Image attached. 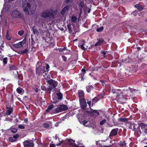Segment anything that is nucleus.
Here are the masks:
<instances>
[{
	"mask_svg": "<svg viewBox=\"0 0 147 147\" xmlns=\"http://www.w3.org/2000/svg\"><path fill=\"white\" fill-rule=\"evenodd\" d=\"M101 53H102L103 54V56L104 57H105V54H106L105 52V51H102Z\"/></svg>",
	"mask_w": 147,
	"mask_h": 147,
	"instance_id": "obj_44",
	"label": "nucleus"
},
{
	"mask_svg": "<svg viewBox=\"0 0 147 147\" xmlns=\"http://www.w3.org/2000/svg\"><path fill=\"white\" fill-rule=\"evenodd\" d=\"M3 62L4 64H6L7 62V58H4L3 60Z\"/></svg>",
	"mask_w": 147,
	"mask_h": 147,
	"instance_id": "obj_37",
	"label": "nucleus"
},
{
	"mask_svg": "<svg viewBox=\"0 0 147 147\" xmlns=\"http://www.w3.org/2000/svg\"><path fill=\"white\" fill-rule=\"evenodd\" d=\"M35 91L36 92H37L39 91V90L37 88H36L34 89Z\"/></svg>",
	"mask_w": 147,
	"mask_h": 147,
	"instance_id": "obj_48",
	"label": "nucleus"
},
{
	"mask_svg": "<svg viewBox=\"0 0 147 147\" xmlns=\"http://www.w3.org/2000/svg\"><path fill=\"white\" fill-rule=\"evenodd\" d=\"M63 142V141H60L59 143H58V144H59V145H61V144H62V143Z\"/></svg>",
	"mask_w": 147,
	"mask_h": 147,
	"instance_id": "obj_60",
	"label": "nucleus"
},
{
	"mask_svg": "<svg viewBox=\"0 0 147 147\" xmlns=\"http://www.w3.org/2000/svg\"><path fill=\"white\" fill-rule=\"evenodd\" d=\"M78 94L80 100L84 99V94L82 90H79L78 91Z\"/></svg>",
	"mask_w": 147,
	"mask_h": 147,
	"instance_id": "obj_17",
	"label": "nucleus"
},
{
	"mask_svg": "<svg viewBox=\"0 0 147 147\" xmlns=\"http://www.w3.org/2000/svg\"><path fill=\"white\" fill-rule=\"evenodd\" d=\"M80 104L83 108H85L86 107L87 105L84 99L80 100Z\"/></svg>",
	"mask_w": 147,
	"mask_h": 147,
	"instance_id": "obj_15",
	"label": "nucleus"
},
{
	"mask_svg": "<svg viewBox=\"0 0 147 147\" xmlns=\"http://www.w3.org/2000/svg\"><path fill=\"white\" fill-rule=\"evenodd\" d=\"M96 67H93L92 68V71H96Z\"/></svg>",
	"mask_w": 147,
	"mask_h": 147,
	"instance_id": "obj_53",
	"label": "nucleus"
},
{
	"mask_svg": "<svg viewBox=\"0 0 147 147\" xmlns=\"http://www.w3.org/2000/svg\"><path fill=\"white\" fill-rule=\"evenodd\" d=\"M82 71L83 72V73H84L86 71V70L85 69H82ZM83 74L84 75V73H83Z\"/></svg>",
	"mask_w": 147,
	"mask_h": 147,
	"instance_id": "obj_52",
	"label": "nucleus"
},
{
	"mask_svg": "<svg viewBox=\"0 0 147 147\" xmlns=\"http://www.w3.org/2000/svg\"><path fill=\"white\" fill-rule=\"evenodd\" d=\"M87 123V121L86 120H84L83 121V124L85 125V124H86Z\"/></svg>",
	"mask_w": 147,
	"mask_h": 147,
	"instance_id": "obj_50",
	"label": "nucleus"
},
{
	"mask_svg": "<svg viewBox=\"0 0 147 147\" xmlns=\"http://www.w3.org/2000/svg\"><path fill=\"white\" fill-rule=\"evenodd\" d=\"M100 44L98 41L97 42L95 45V46L96 47L98 46Z\"/></svg>",
	"mask_w": 147,
	"mask_h": 147,
	"instance_id": "obj_46",
	"label": "nucleus"
},
{
	"mask_svg": "<svg viewBox=\"0 0 147 147\" xmlns=\"http://www.w3.org/2000/svg\"><path fill=\"white\" fill-rule=\"evenodd\" d=\"M24 147H33L34 144L32 141L26 140L23 142Z\"/></svg>",
	"mask_w": 147,
	"mask_h": 147,
	"instance_id": "obj_10",
	"label": "nucleus"
},
{
	"mask_svg": "<svg viewBox=\"0 0 147 147\" xmlns=\"http://www.w3.org/2000/svg\"><path fill=\"white\" fill-rule=\"evenodd\" d=\"M50 147H55V145L54 144H51Z\"/></svg>",
	"mask_w": 147,
	"mask_h": 147,
	"instance_id": "obj_47",
	"label": "nucleus"
},
{
	"mask_svg": "<svg viewBox=\"0 0 147 147\" xmlns=\"http://www.w3.org/2000/svg\"><path fill=\"white\" fill-rule=\"evenodd\" d=\"M18 136L19 135L18 134L14 135L13 137H11L9 138V140L11 142H13L16 141Z\"/></svg>",
	"mask_w": 147,
	"mask_h": 147,
	"instance_id": "obj_16",
	"label": "nucleus"
},
{
	"mask_svg": "<svg viewBox=\"0 0 147 147\" xmlns=\"http://www.w3.org/2000/svg\"><path fill=\"white\" fill-rule=\"evenodd\" d=\"M90 10H89L88 11V13H90Z\"/></svg>",
	"mask_w": 147,
	"mask_h": 147,
	"instance_id": "obj_64",
	"label": "nucleus"
},
{
	"mask_svg": "<svg viewBox=\"0 0 147 147\" xmlns=\"http://www.w3.org/2000/svg\"><path fill=\"white\" fill-rule=\"evenodd\" d=\"M103 27H101L100 28H97L96 29V31L98 32H100L102 31L103 30Z\"/></svg>",
	"mask_w": 147,
	"mask_h": 147,
	"instance_id": "obj_31",
	"label": "nucleus"
},
{
	"mask_svg": "<svg viewBox=\"0 0 147 147\" xmlns=\"http://www.w3.org/2000/svg\"><path fill=\"white\" fill-rule=\"evenodd\" d=\"M24 31L23 30H21L18 32V34L20 36H22L24 33Z\"/></svg>",
	"mask_w": 147,
	"mask_h": 147,
	"instance_id": "obj_35",
	"label": "nucleus"
},
{
	"mask_svg": "<svg viewBox=\"0 0 147 147\" xmlns=\"http://www.w3.org/2000/svg\"><path fill=\"white\" fill-rule=\"evenodd\" d=\"M25 43V41L23 40L16 44H13V46L15 47L20 48L22 47Z\"/></svg>",
	"mask_w": 147,
	"mask_h": 147,
	"instance_id": "obj_13",
	"label": "nucleus"
},
{
	"mask_svg": "<svg viewBox=\"0 0 147 147\" xmlns=\"http://www.w3.org/2000/svg\"><path fill=\"white\" fill-rule=\"evenodd\" d=\"M87 103L88 104L90 105L91 104V101H88V102H87Z\"/></svg>",
	"mask_w": 147,
	"mask_h": 147,
	"instance_id": "obj_58",
	"label": "nucleus"
},
{
	"mask_svg": "<svg viewBox=\"0 0 147 147\" xmlns=\"http://www.w3.org/2000/svg\"><path fill=\"white\" fill-rule=\"evenodd\" d=\"M63 142V141H60L59 143H58V144H59V145H61V144H62V143Z\"/></svg>",
	"mask_w": 147,
	"mask_h": 147,
	"instance_id": "obj_59",
	"label": "nucleus"
},
{
	"mask_svg": "<svg viewBox=\"0 0 147 147\" xmlns=\"http://www.w3.org/2000/svg\"><path fill=\"white\" fill-rule=\"evenodd\" d=\"M16 91L18 93L20 94H22L24 93V90L21 88L19 87L16 89Z\"/></svg>",
	"mask_w": 147,
	"mask_h": 147,
	"instance_id": "obj_21",
	"label": "nucleus"
},
{
	"mask_svg": "<svg viewBox=\"0 0 147 147\" xmlns=\"http://www.w3.org/2000/svg\"><path fill=\"white\" fill-rule=\"evenodd\" d=\"M47 82L50 85L48 88V90L50 91H51L57 85V82L55 80L52 79L47 80Z\"/></svg>",
	"mask_w": 147,
	"mask_h": 147,
	"instance_id": "obj_5",
	"label": "nucleus"
},
{
	"mask_svg": "<svg viewBox=\"0 0 147 147\" xmlns=\"http://www.w3.org/2000/svg\"><path fill=\"white\" fill-rule=\"evenodd\" d=\"M46 72L45 70V67L39 66L36 68V74L40 75Z\"/></svg>",
	"mask_w": 147,
	"mask_h": 147,
	"instance_id": "obj_8",
	"label": "nucleus"
},
{
	"mask_svg": "<svg viewBox=\"0 0 147 147\" xmlns=\"http://www.w3.org/2000/svg\"><path fill=\"white\" fill-rule=\"evenodd\" d=\"M120 120L121 121H127V119H126L125 118L121 119H120Z\"/></svg>",
	"mask_w": 147,
	"mask_h": 147,
	"instance_id": "obj_45",
	"label": "nucleus"
},
{
	"mask_svg": "<svg viewBox=\"0 0 147 147\" xmlns=\"http://www.w3.org/2000/svg\"><path fill=\"white\" fill-rule=\"evenodd\" d=\"M58 10L56 9H46L42 11L40 13V16L43 18L49 20L56 19L57 16H58Z\"/></svg>",
	"mask_w": 147,
	"mask_h": 147,
	"instance_id": "obj_2",
	"label": "nucleus"
},
{
	"mask_svg": "<svg viewBox=\"0 0 147 147\" xmlns=\"http://www.w3.org/2000/svg\"><path fill=\"white\" fill-rule=\"evenodd\" d=\"M110 119V118H109V117H108L107 118V120H108V121H109Z\"/></svg>",
	"mask_w": 147,
	"mask_h": 147,
	"instance_id": "obj_63",
	"label": "nucleus"
},
{
	"mask_svg": "<svg viewBox=\"0 0 147 147\" xmlns=\"http://www.w3.org/2000/svg\"><path fill=\"white\" fill-rule=\"evenodd\" d=\"M131 92V89L129 88L128 89H126L125 91L124 92V94L123 95H117L116 99L118 102H119L121 104H123L125 102L127 98L126 97H125V96H128V95L130 94V93Z\"/></svg>",
	"mask_w": 147,
	"mask_h": 147,
	"instance_id": "obj_3",
	"label": "nucleus"
},
{
	"mask_svg": "<svg viewBox=\"0 0 147 147\" xmlns=\"http://www.w3.org/2000/svg\"><path fill=\"white\" fill-rule=\"evenodd\" d=\"M43 126L45 128H48L49 127V125L47 123H44L43 124Z\"/></svg>",
	"mask_w": 147,
	"mask_h": 147,
	"instance_id": "obj_36",
	"label": "nucleus"
},
{
	"mask_svg": "<svg viewBox=\"0 0 147 147\" xmlns=\"http://www.w3.org/2000/svg\"><path fill=\"white\" fill-rule=\"evenodd\" d=\"M7 110L6 112V114L7 115H10L11 113L13 112V109L11 107H7Z\"/></svg>",
	"mask_w": 147,
	"mask_h": 147,
	"instance_id": "obj_19",
	"label": "nucleus"
},
{
	"mask_svg": "<svg viewBox=\"0 0 147 147\" xmlns=\"http://www.w3.org/2000/svg\"><path fill=\"white\" fill-rule=\"evenodd\" d=\"M147 127V125L144 123H141L139 125L138 128V131L140 134H141V131L140 130L141 128L142 129L143 131L146 129Z\"/></svg>",
	"mask_w": 147,
	"mask_h": 147,
	"instance_id": "obj_11",
	"label": "nucleus"
},
{
	"mask_svg": "<svg viewBox=\"0 0 147 147\" xmlns=\"http://www.w3.org/2000/svg\"><path fill=\"white\" fill-rule=\"evenodd\" d=\"M70 144L72 146H74L75 147H77V146L74 143L75 141L71 139H69L68 140Z\"/></svg>",
	"mask_w": 147,
	"mask_h": 147,
	"instance_id": "obj_20",
	"label": "nucleus"
},
{
	"mask_svg": "<svg viewBox=\"0 0 147 147\" xmlns=\"http://www.w3.org/2000/svg\"><path fill=\"white\" fill-rule=\"evenodd\" d=\"M98 42L100 43V44L102 43L104 41V39L102 38H99L98 40Z\"/></svg>",
	"mask_w": 147,
	"mask_h": 147,
	"instance_id": "obj_38",
	"label": "nucleus"
},
{
	"mask_svg": "<svg viewBox=\"0 0 147 147\" xmlns=\"http://www.w3.org/2000/svg\"><path fill=\"white\" fill-rule=\"evenodd\" d=\"M69 6L67 5L65 6L62 10L61 12V14L62 16H64L66 13L67 11L69 10Z\"/></svg>",
	"mask_w": 147,
	"mask_h": 147,
	"instance_id": "obj_12",
	"label": "nucleus"
},
{
	"mask_svg": "<svg viewBox=\"0 0 147 147\" xmlns=\"http://www.w3.org/2000/svg\"><path fill=\"white\" fill-rule=\"evenodd\" d=\"M144 132L145 133L147 134V128L146 129H145V130L144 131Z\"/></svg>",
	"mask_w": 147,
	"mask_h": 147,
	"instance_id": "obj_54",
	"label": "nucleus"
},
{
	"mask_svg": "<svg viewBox=\"0 0 147 147\" xmlns=\"http://www.w3.org/2000/svg\"><path fill=\"white\" fill-rule=\"evenodd\" d=\"M53 100L52 102L53 103H56L58 102L59 100H61L62 98V94L59 92H57L56 95H53Z\"/></svg>",
	"mask_w": 147,
	"mask_h": 147,
	"instance_id": "obj_6",
	"label": "nucleus"
},
{
	"mask_svg": "<svg viewBox=\"0 0 147 147\" xmlns=\"http://www.w3.org/2000/svg\"><path fill=\"white\" fill-rule=\"evenodd\" d=\"M77 20V18L74 16H73L71 18V20L72 22L74 23H75L76 22Z\"/></svg>",
	"mask_w": 147,
	"mask_h": 147,
	"instance_id": "obj_27",
	"label": "nucleus"
},
{
	"mask_svg": "<svg viewBox=\"0 0 147 147\" xmlns=\"http://www.w3.org/2000/svg\"><path fill=\"white\" fill-rule=\"evenodd\" d=\"M32 30L34 35H36L37 36L39 34V32L38 30L37 29L33 28Z\"/></svg>",
	"mask_w": 147,
	"mask_h": 147,
	"instance_id": "obj_22",
	"label": "nucleus"
},
{
	"mask_svg": "<svg viewBox=\"0 0 147 147\" xmlns=\"http://www.w3.org/2000/svg\"><path fill=\"white\" fill-rule=\"evenodd\" d=\"M18 77L19 80H22V76L21 74H18Z\"/></svg>",
	"mask_w": 147,
	"mask_h": 147,
	"instance_id": "obj_40",
	"label": "nucleus"
},
{
	"mask_svg": "<svg viewBox=\"0 0 147 147\" xmlns=\"http://www.w3.org/2000/svg\"><path fill=\"white\" fill-rule=\"evenodd\" d=\"M78 46L82 50H85L88 47V45H87V43L85 42L84 40H82L80 41V43H79Z\"/></svg>",
	"mask_w": 147,
	"mask_h": 147,
	"instance_id": "obj_7",
	"label": "nucleus"
},
{
	"mask_svg": "<svg viewBox=\"0 0 147 147\" xmlns=\"http://www.w3.org/2000/svg\"><path fill=\"white\" fill-rule=\"evenodd\" d=\"M67 28L68 29V30L69 31H71V24H69L67 25Z\"/></svg>",
	"mask_w": 147,
	"mask_h": 147,
	"instance_id": "obj_41",
	"label": "nucleus"
},
{
	"mask_svg": "<svg viewBox=\"0 0 147 147\" xmlns=\"http://www.w3.org/2000/svg\"><path fill=\"white\" fill-rule=\"evenodd\" d=\"M32 36H33V35H32V34L31 35V41H32V42L34 41V40L32 38Z\"/></svg>",
	"mask_w": 147,
	"mask_h": 147,
	"instance_id": "obj_55",
	"label": "nucleus"
},
{
	"mask_svg": "<svg viewBox=\"0 0 147 147\" xmlns=\"http://www.w3.org/2000/svg\"><path fill=\"white\" fill-rule=\"evenodd\" d=\"M99 96H97V97H96L93 99L92 100L93 102H94V103L96 102L99 100L98 98Z\"/></svg>",
	"mask_w": 147,
	"mask_h": 147,
	"instance_id": "obj_28",
	"label": "nucleus"
},
{
	"mask_svg": "<svg viewBox=\"0 0 147 147\" xmlns=\"http://www.w3.org/2000/svg\"><path fill=\"white\" fill-rule=\"evenodd\" d=\"M71 1V0H65V1L66 3H68L69 2V1Z\"/></svg>",
	"mask_w": 147,
	"mask_h": 147,
	"instance_id": "obj_56",
	"label": "nucleus"
},
{
	"mask_svg": "<svg viewBox=\"0 0 147 147\" xmlns=\"http://www.w3.org/2000/svg\"><path fill=\"white\" fill-rule=\"evenodd\" d=\"M41 87H43V88H42V90H45L46 88H43L44 87H45V86H42Z\"/></svg>",
	"mask_w": 147,
	"mask_h": 147,
	"instance_id": "obj_57",
	"label": "nucleus"
},
{
	"mask_svg": "<svg viewBox=\"0 0 147 147\" xmlns=\"http://www.w3.org/2000/svg\"><path fill=\"white\" fill-rule=\"evenodd\" d=\"M118 130L119 129L117 128L113 129L110 132L109 136L111 137L116 136L117 134Z\"/></svg>",
	"mask_w": 147,
	"mask_h": 147,
	"instance_id": "obj_14",
	"label": "nucleus"
},
{
	"mask_svg": "<svg viewBox=\"0 0 147 147\" xmlns=\"http://www.w3.org/2000/svg\"><path fill=\"white\" fill-rule=\"evenodd\" d=\"M6 38L7 40H11V38L9 36V35L7 33L6 35Z\"/></svg>",
	"mask_w": 147,
	"mask_h": 147,
	"instance_id": "obj_42",
	"label": "nucleus"
},
{
	"mask_svg": "<svg viewBox=\"0 0 147 147\" xmlns=\"http://www.w3.org/2000/svg\"><path fill=\"white\" fill-rule=\"evenodd\" d=\"M106 120L105 119H104L101 121L100 122V125H102L104 124L106 122Z\"/></svg>",
	"mask_w": 147,
	"mask_h": 147,
	"instance_id": "obj_34",
	"label": "nucleus"
},
{
	"mask_svg": "<svg viewBox=\"0 0 147 147\" xmlns=\"http://www.w3.org/2000/svg\"><path fill=\"white\" fill-rule=\"evenodd\" d=\"M24 121L25 122H26L28 121V119H25L24 120Z\"/></svg>",
	"mask_w": 147,
	"mask_h": 147,
	"instance_id": "obj_61",
	"label": "nucleus"
},
{
	"mask_svg": "<svg viewBox=\"0 0 147 147\" xmlns=\"http://www.w3.org/2000/svg\"><path fill=\"white\" fill-rule=\"evenodd\" d=\"M11 16L13 18H20L22 17L21 14L17 10L13 11L11 14Z\"/></svg>",
	"mask_w": 147,
	"mask_h": 147,
	"instance_id": "obj_9",
	"label": "nucleus"
},
{
	"mask_svg": "<svg viewBox=\"0 0 147 147\" xmlns=\"http://www.w3.org/2000/svg\"><path fill=\"white\" fill-rule=\"evenodd\" d=\"M68 109V107L65 105H61L57 108L53 110L54 112L55 113H58L63 111H65Z\"/></svg>",
	"mask_w": 147,
	"mask_h": 147,
	"instance_id": "obj_4",
	"label": "nucleus"
},
{
	"mask_svg": "<svg viewBox=\"0 0 147 147\" xmlns=\"http://www.w3.org/2000/svg\"><path fill=\"white\" fill-rule=\"evenodd\" d=\"M9 70L10 71L16 70L18 69V68L12 65H9Z\"/></svg>",
	"mask_w": 147,
	"mask_h": 147,
	"instance_id": "obj_23",
	"label": "nucleus"
},
{
	"mask_svg": "<svg viewBox=\"0 0 147 147\" xmlns=\"http://www.w3.org/2000/svg\"><path fill=\"white\" fill-rule=\"evenodd\" d=\"M28 49H26L23 51H19L18 52V54L22 55L25 53H27L28 52Z\"/></svg>",
	"mask_w": 147,
	"mask_h": 147,
	"instance_id": "obj_25",
	"label": "nucleus"
},
{
	"mask_svg": "<svg viewBox=\"0 0 147 147\" xmlns=\"http://www.w3.org/2000/svg\"><path fill=\"white\" fill-rule=\"evenodd\" d=\"M46 70H48V69L49 68V65L48 64H47V63H46Z\"/></svg>",
	"mask_w": 147,
	"mask_h": 147,
	"instance_id": "obj_43",
	"label": "nucleus"
},
{
	"mask_svg": "<svg viewBox=\"0 0 147 147\" xmlns=\"http://www.w3.org/2000/svg\"><path fill=\"white\" fill-rule=\"evenodd\" d=\"M79 6L80 7V8L82 9L84 6V3L83 2H81L79 4Z\"/></svg>",
	"mask_w": 147,
	"mask_h": 147,
	"instance_id": "obj_29",
	"label": "nucleus"
},
{
	"mask_svg": "<svg viewBox=\"0 0 147 147\" xmlns=\"http://www.w3.org/2000/svg\"><path fill=\"white\" fill-rule=\"evenodd\" d=\"M24 11L28 15H32L35 12L36 5L34 0H22Z\"/></svg>",
	"mask_w": 147,
	"mask_h": 147,
	"instance_id": "obj_1",
	"label": "nucleus"
},
{
	"mask_svg": "<svg viewBox=\"0 0 147 147\" xmlns=\"http://www.w3.org/2000/svg\"><path fill=\"white\" fill-rule=\"evenodd\" d=\"M120 145L121 146H125L126 145V144L125 142H121L120 143Z\"/></svg>",
	"mask_w": 147,
	"mask_h": 147,
	"instance_id": "obj_33",
	"label": "nucleus"
},
{
	"mask_svg": "<svg viewBox=\"0 0 147 147\" xmlns=\"http://www.w3.org/2000/svg\"><path fill=\"white\" fill-rule=\"evenodd\" d=\"M10 130L12 133H15L17 131V129L16 128H13L11 129Z\"/></svg>",
	"mask_w": 147,
	"mask_h": 147,
	"instance_id": "obj_32",
	"label": "nucleus"
},
{
	"mask_svg": "<svg viewBox=\"0 0 147 147\" xmlns=\"http://www.w3.org/2000/svg\"><path fill=\"white\" fill-rule=\"evenodd\" d=\"M135 7L137 8L139 11H141L144 9V7L139 4H136L134 5Z\"/></svg>",
	"mask_w": 147,
	"mask_h": 147,
	"instance_id": "obj_18",
	"label": "nucleus"
},
{
	"mask_svg": "<svg viewBox=\"0 0 147 147\" xmlns=\"http://www.w3.org/2000/svg\"><path fill=\"white\" fill-rule=\"evenodd\" d=\"M101 147H109V146H102Z\"/></svg>",
	"mask_w": 147,
	"mask_h": 147,
	"instance_id": "obj_62",
	"label": "nucleus"
},
{
	"mask_svg": "<svg viewBox=\"0 0 147 147\" xmlns=\"http://www.w3.org/2000/svg\"><path fill=\"white\" fill-rule=\"evenodd\" d=\"M95 113L97 114H98L99 113V112L98 111L96 110H93V109L91 111H90V113Z\"/></svg>",
	"mask_w": 147,
	"mask_h": 147,
	"instance_id": "obj_30",
	"label": "nucleus"
},
{
	"mask_svg": "<svg viewBox=\"0 0 147 147\" xmlns=\"http://www.w3.org/2000/svg\"><path fill=\"white\" fill-rule=\"evenodd\" d=\"M82 13V9L80 8V13L79 15V16L80 17L81 14Z\"/></svg>",
	"mask_w": 147,
	"mask_h": 147,
	"instance_id": "obj_51",
	"label": "nucleus"
},
{
	"mask_svg": "<svg viewBox=\"0 0 147 147\" xmlns=\"http://www.w3.org/2000/svg\"><path fill=\"white\" fill-rule=\"evenodd\" d=\"M54 107V106L53 105H49L47 109L46 110V111L48 112L51 110H52Z\"/></svg>",
	"mask_w": 147,
	"mask_h": 147,
	"instance_id": "obj_24",
	"label": "nucleus"
},
{
	"mask_svg": "<svg viewBox=\"0 0 147 147\" xmlns=\"http://www.w3.org/2000/svg\"><path fill=\"white\" fill-rule=\"evenodd\" d=\"M86 90L88 92H89L91 90H92L93 88V87L92 86L90 85L88 86H87L86 87Z\"/></svg>",
	"mask_w": 147,
	"mask_h": 147,
	"instance_id": "obj_26",
	"label": "nucleus"
},
{
	"mask_svg": "<svg viewBox=\"0 0 147 147\" xmlns=\"http://www.w3.org/2000/svg\"><path fill=\"white\" fill-rule=\"evenodd\" d=\"M63 58L64 61H67V58L65 56H63Z\"/></svg>",
	"mask_w": 147,
	"mask_h": 147,
	"instance_id": "obj_49",
	"label": "nucleus"
},
{
	"mask_svg": "<svg viewBox=\"0 0 147 147\" xmlns=\"http://www.w3.org/2000/svg\"><path fill=\"white\" fill-rule=\"evenodd\" d=\"M18 128L20 129H24V126L22 125H20L18 126Z\"/></svg>",
	"mask_w": 147,
	"mask_h": 147,
	"instance_id": "obj_39",
	"label": "nucleus"
}]
</instances>
